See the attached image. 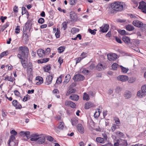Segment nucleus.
Listing matches in <instances>:
<instances>
[{"label": "nucleus", "mask_w": 146, "mask_h": 146, "mask_svg": "<svg viewBox=\"0 0 146 146\" xmlns=\"http://www.w3.org/2000/svg\"><path fill=\"white\" fill-rule=\"evenodd\" d=\"M115 40L116 41L119 43H121V40L118 37H116Z\"/></svg>", "instance_id": "obj_63"}, {"label": "nucleus", "mask_w": 146, "mask_h": 146, "mask_svg": "<svg viewBox=\"0 0 146 146\" xmlns=\"http://www.w3.org/2000/svg\"><path fill=\"white\" fill-rule=\"evenodd\" d=\"M20 26H17L16 28L15 29V33L16 34H18L20 32Z\"/></svg>", "instance_id": "obj_50"}, {"label": "nucleus", "mask_w": 146, "mask_h": 146, "mask_svg": "<svg viewBox=\"0 0 146 146\" xmlns=\"http://www.w3.org/2000/svg\"><path fill=\"white\" fill-rule=\"evenodd\" d=\"M31 27V24L30 21H27L23 27V31H27L28 29L30 31Z\"/></svg>", "instance_id": "obj_8"}, {"label": "nucleus", "mask_w": 146, "mask_h": 146, "mask_svg": "<svg viewBox=\"0 0 146 146\" xmlns=\"http://www.w3.org/2000/svg\"><path fill=\"white\" fill-rule=\"evenodd\" d=\"M23 31V35L24 37H25V38H28V36L27 34L26 31Z\"/></svg>", "instance_id": "obj_57"}, {"label": "nucleus", "mask_w": 146, "mask_h": 146, "mask_svg": "<svg viewBox=\"0 0 146 146\" xmlns=\"http://www.w3.org/2000/svg\"><path fill=\"white\" fill-rule=\"evenodd\" d=\"M11 134H12L11 136H13L15 137V136L17 135V132L16 131L14 130H12L10 132Z\"/></svg>", "instance_id": "obj_51"}, {"label": "nucleus", "mask_w": 146, "mask_h": 146, "mask_svg": "<svg viewBox=\"0 0 146 146\" xmlns=\"http://www.w3.org/2000/svg\"><path fill=\"white\" fill-rule=\"evenodd\" d=\"M65 105L66 106H69L71 107L74 108L76 107V104L73 102L70 101H66L65 102Z\"/></svg>", "instance_id": "obj_15"}, {"label": "nucleus", "mask_w": 146, "mask_h": 146, "mask_svg": "<svg viewBox=\"0 0 146 146\" xmlns=\"http://www.w3.org/2000/svg\"><path fill=\"white\" fill-rule=\"evenodd\" d=\"M19 53L21 54L23 57L28 56L29 50L28 48L25 46H20L19 48Z\"/></svg>", "instance_id": "obj_2"}, {"label": "nucleus", "mask_w": 146, "mask_h": 146, "mask_svg": "<svg viewBox=\"0 0 146 146\" xmlns=\"http://www.w3.org/2000/svg\"><path fill=\"white\" fill-rule=\"evenodd\" d=\"M58 61L60 64H61L63 62V60L61 57H59L58 58Z\"/></svg>", "instance_id": "obj_64"}, {"label": "nucleus", "mask_w": 146, "mask_h": 146, "mask_svg": "<svg viewBox=\"0 0 146 146\" xmlns=\"http://www.w3.org/2000/svg\"><path fill=\"white\" fill-rule=\"evenodd\" d=\"M59 93L58 90L56 89H54L53 91V93L54 94H55V95L56 96V94H58Z\"/></svg>", "instance_id": "obj_60"}, {"label": "nucleus", "mask_w": 146, "mask_h": 146, "mask_svg": "<svg viewBox=\"0 0 146 146\" xmlns=\"http://www.w3.org/2000/svg\"><path fill=\"white\" fill-rule=\"evenodd\" d=\"M38 143L40 144H42L45 141V139L43 136H40L39 135V138L38 139Z\"/></svg>", "instance_id": "obj_20"}, {"label": "nucleus", "mask_w": 146, "mask_h": 146, "mask_svg": "<svg viewBox=\"0 0 146 146\" xmlns=\"http://www.w3.org/2000/svg\"><path fill=\"white\" fill-rule=\"evenodd\" d=\"M49 58H44L40 59L38 61V63H45L48 61L49 60Z\"/></svg>", "instance_id": "obj_26"}, {"label": "nucleus", "mask_w": 146, "mask_h": 146, "mask_svg": "<svg viewBox=\"0 0 146 146\" xmlns=\"http://www.w3.org/2000/svg\"><path fill=\"white\" fill-rule=\"evenodd\" d=\"M6 79H7L9 81L13 82V80H15V79L14 78H13L11 76L9 77L7 75L4 78V80H5Z\"/></svg>", "instance_id": "obj_34"}, {"label": "nucleus", "mask_w": 146, "mask_h": 146, "mask_svg": "<svg viewBox=\"0 0 146 146\" xmlns=\"http://www.w3.org/2000/svg\"><path fill=\"white\" fill-rule=\"evenodd\" d=\"M138 8L143 12L146 10V3L143 1L140 2Z\"/></svg>", "instance_id": "obj_7"}, {"label": "nucleus", "mask_w": 146, "mask_h": 146, "mask_svg": "<svg viewBox=\"0 0 146 146\" xmlns=\"http://www.w3.org/2000/svg\"><path fill=\"white\" fill-rule=\"evenodd\" d=\"M118 66H119L117 64L114 63L111 66L113 70H116Z\"/></svg>", "instance_id": "obj_40"}, {"label": "nucleus", "mask_w": 146, "mask_h": 146, "mask_svg": "<svg viewBox=\"0 0 146 146\" xmlns=\"http://www.w3.org/2000/svg\"><path fill=\"white\" fill-rule=\"evenodd\" d=\"M76 0H71L70 2V4L71 5H74L76 1Z\"/></svg>", "instance_id": "obj_59"}, {"label": "nucleus", "mask_w": 146, "mask_h": 146, "mask_svg": "<svg viewBox=\"0 0 146 146\" xmlns=\"http://www.w3.org/2000/svg\"><path fill=\"white\" fill-rule=\"evenodd\" d=\"M65 49V47L64 46H61L58 48V50L59 52L61 53L64 51Z\"/></svg>", "instance_id": "obj_41"}, {"label": "nucleus", "mask_w": 146, "mask_h": 146, "mask_svg": "<svg viewBox=\"0 0 146 146\" xmlns=\"http://www.w3.org/2000/svg\"><path fill=\"white\" fill-rule=\"evenodd\" d=\"M15 139L13 136H11L8 142L7 146H17L18 143H16L14 141Z\"/></svg>", "instance_id": "obj_4"}, {"label": "nucleus", "mask_w": 146, "mask_h": 146, "mask_svg": "<svg viewBox=\"0 0 146 146\" xmlns=\"http://www.w3.org/2000/svg\"><path fill=\"white\" fill-rule=\"evenodd\" d=\"M78 29L75 28H72L71 30V32L73 34H74L76 32H78Z\"/></svg>", "instance_id": "obj_46"}, {"label": "nucleus", "mask_w": 146, "mask_h": 146, "mask_svg": "<svg viewBox=\"0 0 146 146\" xmlns=\"http://www.w3.org/2000/svg\"><path fill=\"white\" fill-rule=\"evenodd\" d=\"M122 40L126 44H131V42L129 38L127 36H124L123 37Z\"/></svg>", "instance_id": "obj_18"}, {"label": "nucleus", "mask_w": 146, "mask_h": 146, "mask_svg": "<svg viewBox=\"0 0 146 146\" xmlns=\"http://www.w3.org/2000/svg\"><path fill=\"white\" fill-rule=\"evenodd\" d=\"M144 92H143L141 90H139L137 93V95L139 98H142L145 96V94Z\"/></svg>", "instance_id": "obj_22"}, {"label": "nucleus", "mask_w": 146, "mask_h": 146, "mask_svg": "<svg viewBox=\"0 0 146 146\" xmlns=\"http://www.w3.org/2000/svg\"><path fill=\"white\" fill-rule=\"evenodd\" d=\"M51 67L50 65H48L47 66H45L43 67V69L45 72H48L50 70Z\"/></svg>", "instance_id": "obj_37"}, {"label": "nucleus", "mask_w": 146, "mask_h": 146, "mask_svg": "<svg viewBox=\"0 0 146 146\" xmlns=\"http://www.w3.org/2000/svg\"><path fill=\"white\" fill-rule=\"evenodd\" d=\"M96 69L99 71H101L104 69V68L102 64H98L96 66Z\"/></svg>", "instance_id": "obj_31"}, {"label": "nucleus", "mask_w": 146, "mask_h": 146, "mask_svg": "<svg viewBox=\"0 0 146 146\" xmlns=\"http://www.w3.org/2000/svg\"><path fill=\"white\" fill-rule=\"evenodd\" d=\"M109 27V25L106 24L104 26H102L100 27V30L102 33H106L108 31Z\"/></svg>", "instance_id": "obj_12"}, {"label": "nucleus", "mask_w": 146, "mask_h": 146, "mask_svg": "<svg viewBox=\"0 0 146 146\" xmlns=\"http://www.w3.org/2000/svg\"><path fill=\"white\" fill-rule=\"evenodd\" d=\"M117 79L118 80L125 82L128 80V77L125 75H120L118 76Z\"/></svg>", "instance_id": "obj_10"}, {"label": "nucleus", "mask_w": 146, "mask_h": 146, "mask_svg": "<svg viewBox=\"0 0 146 146\" xmlns=\"http://www.w3.org/2000/svg\"><path fill=\"white\" fill-rule=\"evenodd\" d=\"M44 22V19L43 18H40L38 21V22L39 23L42 24Z\"/></svg>", "instance_id": "obj_55"}, {"label": "nucleus", "mask_w": 146, "mask_h": 146, "mask_svg": "<svg viewBox=\"0 0 146 146\" xmlns=\"http://www.w3.org/2000/svg\"><path fill=\"white\" fill-rule=\"evenodd\" d=\"M83 99L84 100H86L87 101L88 100L90 99L89 95L86 93H84L83 97Z\"/></svg>", "instance_id": "obj_39"}, {"label": "nucleus", "mask_w": 146, "mask_h": 146, "mask_svg": "<svg viewBox=\"0 0 146 146\" xmlns=\"http://www.w3.org/2000/svg\"><path fill=\"white\" fill-rule=\"evenodd\" d=\"M70 98L71 100L77 101L79 99V96L76 94H72L70 97Z\"/></svg>", "instance_id": "obj_24"}, {"label": "nucleus", "mask_w": 146, "mask_h": 146, "mask_svg": "<svg viewBox=\"0 0 146 146\" xmlns=\"http://www.w3.org/2000/svg\"><path fill=\"white\" fill-rule=\"evenodd\" d=\"M77 128L78 131L81 133H84V129L81 124H78V125Z\"/></svg>", "instance_id": "obj_21"}, {"label": "nucleus", "mask_w": 146, "mask_h": 146, "mask_svg": "<svg viewBox=\"0 0 146 146\" xmlns=\"http://www.w3.org/2000/svg\"><path fill=\"white\" fill-rule=\"evenodd\" d=\"M119 67L121 69V72L124 73H126L129 70V69L128 68L124 67L120 65L119 66Z\"/></svg>", "instance_id": "obj_29"}, {"label": "nucleus", "mask_w": 146, "mask_h": 146, "mask_svg": "<svg viewBox=\"0 0 146 146\" xmlns=\"http://www.w3.org/2000/svg\"><path fill=\"white\" fill-rule=\"evenodd\" d=\"M62 28L64 30H66L67 27V23L66 22H64L62 23Z\"/></svg>", "instance_id": "obj_44"}, {"label": "nucleus", "mask_w": 146, "mask_h": 146, "mask_svg": "<svg viewBox=\"0 0 146 146\" xmlns=\"http://www.w3.org/2000/svg\"><path fill=\"white\" fill-rule=\"evenodd\" d=\"M37 54L40 57H43L45 56V53L44 50L42 49H39L37 51Z\"/></svg>", "instance_id": "obj_13"}, {"label": "nucleus", "mask_w": 146, "mask_h": 146, "mask_svg": "<svg viewBox=\"0 0 146 146\" xmlns=\"http://www.w3.org/2000/svg\"><path fill=\"white\" fill-rule=\"evenodd\" d=\"M111 130L112 132L114 131L116 129V125L115 124H113L111 127Z\"/></svg>", "instance_id": "obj_53"}, {"label": "nucleus", "mask_w": 146, "mask_h": 146, "mask_svg": "<svg viewBox=\"0 0 146 146\" xmlns=\"http://www.w3.org/2000/svg\"><path fill=\"white\" fill-rule=\"evenodd\" d=\"M53 77L51 75L47 76L46 78V81L45 84L46 85H48L50 84L52 80Z\"/></svg>", "instance_id": "obj_17"}, {"label": "nucleus", "mask_w": 146, "mask_h": 146, "mask_svg": "<svg viewBox=\"0 0 146 146\" xmlns=\"http://www.w3.org/2000/svg\"><path fill=\"white\" fill-rule=\"evenodd\" d=\"M29 96L28 95H27L25 96H24L23 99V101L24 102L27 101L28 100L30 99Z\"/></svg>", "instance_id": "obj_47"}, {"label": "nucleus", "mask_w": 146, "mask_h": 146, "mask_svg": "<svg viewBox=\"0 0 146 146\" xmlns=\"http://www.w3.org/2000/svg\"><path fill=\"white\" fill-rule=\"evenodd\" d=\"M117 141H119L120 144L122 145L127 146V141L125 140L120 139Z\"/></svg>", "instance_id": "obj_27"}, {"label": "nucleus", "mask_w": 146, "mask_h": 146, "mask_svg": "<svg viewBox=\"0 0 146 146\" xmlns=\"http://www.w3.org/2000/svg\"><path fill=\"white\" fill-rule=\"evenodd\" d=\"M12 104L15 107L17 106V105L18 104V102L16 100H14L13 101Z\"/></svg>", "instance_id": "obj_58"}, {"label": "nucleus", "mask_w": 146, "mask_h": 146, "mask_svg": "<svg viewBox=\"0 0 146 146\" xmlns=\"http://www.w3.org/2000/svg\"><path fill=\"white\" fill-rule=\"evenodd\" d=\"M123 96L126 99H128L132 96V93L131 92L129 91H125L123 94Z\"/></svg>", "instance_id": "obj_14"}, {"label": "nucleus", "mask_w": 146, "mask_h": 146, "mask_svg": "<svg viewBox=\"0 0 146 146\" xmlns=\"http://www.w3.org/2000/svg\"><path fill=\"white\" fill-rule=\"evenodd\" d=\"M21 62L23 67L24 68H26L27 66V62L23 59H21Z\"/></svg>", "instance_id": "obj_32"}, {"label": "nucleus", "mask_w": 146, "mask_h": 146, "mask_svg": "<svg viewBox=\"0 0 146 146\" xmlns=\"http://www.w3.org/2000/svg\"><path fill=\"white\" fill-rule=\"evenodd\" d=\"M47 139L50 141H53L54 139L52 137L50 136H48L47 137Z\"/></svg>", "instance_id": "obj_54"}, {"label": "nucleus", "mask_w": 146, "mask_h": 146, "mask_svg": "<svg viewBox=\"0 0 146 146\" xmlns=\"http://www.w3.org/2000/svg\"><path fill=\"white\" fill-rule=\"evenodd\" d=\"M84 77L83 76L78 74L75 75L73 77V79L76 81H79L83 80L84 79Z\"/></svg>", "instance_id": "obj_6"}, {"label": "nucleus", "mask_w": 146, "mask_h": 146, "mask_svg": "<svg viewBox=\"0 0 146 146\" xmlns=\"http://www.w3.org/2000/svg\"><path fill=\"white\" fill-rule=\"evenodd\" d=\"M116 134L119 137L121 138L124 135V134L123 133L119 131H117Z\"/></svg>", "instance_id": "obj_42"}, {"label": "nucleus", "mask_w": 146, "mask_h": 146, "mask_svg": "<svg viewBox=\"0 0 146 146\" xmlns=\"http://www.w3.org/2000/svg\"><path fill=\"white\" fill-rule=\"evenodd\" d=\"M96 31V29H94V30H92L90 29H88L89 32L93 35H94L96 34V32H95Z\"/></svg>", "instance_id": "obj_48"}, {"label": "nucleus", "mask_w": 146, "mask_h": 146, "mask_svg": "<svg viewBox=\"0 0 146 146\" xmlns=\"http://www.w3.org/2000/svg\"><path fill=\"white\" fill-rule=\"evenodd\" d=\"M136 80V78H130L129 80V82L130 83H133Z\"/></svg>", "instance_id": "obj_52"}, {"label": "nucleus", "mask_w": 146, "mask_h": 146, "mask_svg": "<svg viewBox=\"0 0 146 146\" xmlns=\"http://www.w3.org/2000/svg\"><path fill=\"white\" fill-rule=\"evenodd\" d=\"M141 90L143 92L146 93V84L144 85L141 86Z\"/></svg>", "instance_id": "obj_45"}, {"label": "nucleus", "mask_w": 146, "mask_h": 146, "mask_svg": "<svg viewBox=\"0 0 146 146\" xmlns=\"http://www.w3.org/2000/svg\"><path fill=\"white\" fill-rule=\"evenodd\" d=\"M6 55H7V54H6V52L5 51L1 53L0 55V59H1L4 56Z\"/></svg>", "instance_id": "obj_56"}, {"label": "nucleus", "mask_w": 146, "mask_h": 146, "mask_svg": "<svg viewBox=\"0 0 146 146\" xmlns=\"http://www.w3.org/2000/svg\"><path fill=\"white\" fill-rule=\"evenodd\" d=\"M133 24L135 27L140 28L142 27L145 29L146 28V25L138 20H134L133 22Z\"/></svg>", "instance_id": "obj_3"}, {"label": "nucleus", "mask_w": 146, "mask_h": 146, "mask_svg": "<svg viewBox=\"0 0 146 146\" xmlns=\"http://www.w3.org/2000/svg\"><path fill=\"white\" fill-rule=\"evenodd\" d=\"M117 55L115 53L108 54L107 55L108 59L110 61L114 60L117 58Z\"/></svg>", "instance_id": "obj_9"}, {"label": "nucleus", "mask_w": 146, "mask_h": 146, "mask_svg": "<svg viewBox=\"0 0 146 146\" xmlns=\"http://www.w3.org/2000/svg\"><path fill=\"white\" fill-rule=\"evenodd\" d=\"M70 79V76L69 74H67L65 77V80L64 81L63 84L66 85L68 83Z\"/></svg>", "instance_id": "obj_19"}, {"label": "nucleus", "mask_w": 146, "mask_h": 146, "mask_svg": "<svg viewBox=\"0 0 146 146\" xmlns=\"http://www.w3.org/2000/svg\"><path fill=\"white\" fill-rule=\"evenodd\" d=\"M115 122L117 126H119V124L120 123V121L119 118H117L115 120Z\"/></svg>", "instance_id": "obj_61"}, {"label": "nucleus", "mask_w": 146, "mask_h": 146, "mask_svg": "<svg viewBox=\"0 0 146 146\" xmlns=\"http://www.w3.org/2000/svg\"><path fill=\"white\" fill-rule=\"evenodd\" d=\"M111 7L113 10L117 11H121L123 9V3L119 1L111 3Z\"/></svg>", "instance_id": "obj_1"}, {"label": "nucleus", "mask_w": 146, "mask_h": 146, "mask_svg": "<svg viewBox=\"0 0 146 146\" xmlns=\"http://www.w3.org/2000/svg\"><path fill=\"white\" fill-rule=\"evenodd\" d=\"M63 76L61 75L56 80V83L58 84H60L62 82V78Z\"/></svg>", "instance_id": "obj_38"}, {"label": "nucleus", "mask_w": 146, "mask_h": 146, "mask_svg": "<svg viewBox=\"0 0 146 146\" xmlns=\"http://www.w3.org/2000/svg\"><path fill=\"white\" fill-rule=\"evenodd\" d=\"M30 132L29 131H22L20 132L19 133V134L20 135L23 137H25V136L28 139H29L30 138V137H29V135H30Z\"/></svg>", "instance_id": "obj_16"}, {"label": "nucleus", "mask_w": 146, "mask_h": 146, "mask_svg": "<svg viewBox=\"0 0 146 146\" xmlns=\"http://www.w3.org/2000/svg\"><path fill=\"white\" fill-rule=\"evenodd\" d=\"M33 71L32 64L31 63H29L27 67V72L31 73Z\"/></svg>", "instance_id": "obj_23"}, {"label": "nucleus", "mask_w": 146, "mask_h": 146, "mask_svg": "<svg viewBox=\"0 0 146 146\" xmlns=\"http://www.w3.org/2000/svg\"><path fill=\"white\" fill-rule=\"evenodd\" d=\"M75 89L70 88L67 91L66 94V95L67 96H68L71 93H75Z\"/></svg>", "instance_id": "obj_33"}, {"label": "nucleus", "mask_w": 146, "mask_h": 146, "mask_svg": "<svg viewBox=\"0 0 146 146\" xmlns=\"http://www.w3.org/2000/svg\"><path fill=\"white\" fill-rule=\"evenodd\" d=\"M60 33V30L57 28L56 30V32L55 34V36L57 38H59Z\"/></svg>", "instance_id": "obj_43"}, {"label": "nucleus", "mask_w": 146, "mask_h": 146, "mask_svg": "<svg viewBox=\"0 0 146 146\" xmlns=\"http://www.w3.org/2000/svg\"><path fill=\"white\" fill-rule=\"evenodd\" d=\"M71 123L73 125H75L77 123V120L75 119H71Z\"/></svg>", "instance_id": "obj_49"}, {"label": "nucleus", "mask_w": 146, "mask_h": 146, "mask_svg": "<svg viewBox=\"0 0 146 146\" xmlns=\"http://www.w3.org/2000/svg\"><path fill=\"white\" fill-rule=\"evenodd\" d=\"M39 135L38 133H34L32 134L30 137L31 141H36L39 138Z\"/></svg>", "instance_id": "obj_11"}, {"label": "nucleus", "mask_w": 146, "mask_h": 146, "mask_svg": "<svg viewBox=\"0 0 146 146\" xmlns=\"http://www.w3.org/2000/svg\"><path fill=\"white\" fill-rule=\"evenodd\" d=\"M97 110L98 111H96L94 113V116L95 118H98L100 115V112L99 111V108H98L97 109Z\"/></svg>", "instance_id": "obj_36"}, {"label": "nucleus", "mask_w": 146, "mask_h": 146, "mask_svg": "<svg viewBox=\"0 0 146 146\" xmlns=\"http://www.w3.org/2000/svg\"><path fill=\"white\" fill-rule=\"evenodd\" d=\"M96 141L99 143H104V139L101 137H97L96 139Z\"/></svg>", "instance_id": "obj_30"}, {"label": "nucleus", "mask_w": 146, "mask_h": 146, "mask_svg": "<svg viewBox=\"0 0 146 146\" xmlns=\"http://www.w3.org/2000/svg\"><path fill=\"white\" fill-rule=\"evenodd\" d=\"M64 125L63 122H60L58 126L57 127V128L60 130L62 129L64 127Z\"/></svg>", "instance_id": "obj_35"}, {"label": "nucleus", "mask_w": 146, "mask_h": 146, "mask_svg": "<svg viewBox=\"0 0 146 146\" xmlns=\"http://www.w3.org/2000/svg\"><path fill=\"white\" fill-rule=\"evenodd\" d=\"M36 80L38 81H43V78L40 76H38L36 78Z\"/></svg>", "instance_id": "obj_62"}, {"label": "nucleus", "mask_w": 146, "mask_h": 146, "mask_svg": "<svg viewBox=\"0 0 146 146\" xmlns=\"http://www.w3.org/2000/svg\"><path fill=\"white\" fill-rule=\"evenodd\" d=\"M70 21L72 22L76 21L77 19L76 14L73 11H71L70 13Z\"/></svg>", "instance_id": "obj_5"}, {"label": "nucleus", "mask_w": 146, "mask_h": 146, "mask_svg": "<svg viewBox=\"0 0 146 146\" xmlns=\"http://www.w3.org/2000/svg\"><path fill=\"white\" fill-rule=\"evenodd\" d=\"M94 106V104L91 102H88L85 104V108L88 109L89 108L92 107Z\"/></svg>", "instance_id": "obj_25"}, {"label": "nucleus", "mask_w": 146, "mask_h": 146, "mask_svg": "<svg viewBox=\"0 0 146 146\" xmlns=\"http://www.w3.org/2000/svg\"><path fill=\"white\" fill-rule=\"evenodd\" d=\"M126 30L129 31H131L134 29V27L132 25H128L126 26Z\"/></svg>", "instance_id": "obj_28"}]
</instances>
